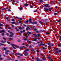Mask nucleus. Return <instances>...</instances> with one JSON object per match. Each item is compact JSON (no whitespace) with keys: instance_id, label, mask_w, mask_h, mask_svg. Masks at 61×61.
Instances as JSON below:
<instances>
[{"instance_id":"obj_1","label":"nucleus","mask_w":61,"mask_h":61,"mask_svg":"<svg viewBox=\"0 0 61 61\" xmlns=\"http://www.w3.org/2000/svg\"><path fill=\"white\" fill-rule=\"evenodd\" d=\"M32 20V19L31 18L29 19L30 22L32 24L34 25L35 24H37V22H32L31 21Z\"/></svg>"},{"instance_id":"obj_2","label":"nucleus","mask_w":61,"mask_h":61,"mask_svg":"<svg viewBox=\"0 0 61 61\" xmlns=\"http://www.w3.org/2000/svg\"><path fill=\"white\" fill-rule=\"evenodd\" d=\"M24 52L25 53H24V55L25 56H28V53H27V52L26 51H24Z\"/></svg>"},{"instance_id":"obj_3","label":"nucleus","mask_w":61,"mask_h":61,"mask_svg":"<svg viewBox=\"0 0 61 61\" xmlns=\"http://www.w3.org/2000/svg\"><path fill=\"white\" fill-rule=\"evenodd\" d=\"M40 44L39 45V46H45V43L43 44V43L42 42H41L40 43Z\"/></svg>"},{"instance_id":"obj_4","label":"nucleus","mask_w":61,"mask_h":61,"mask_svg":"<svg viewBox=\"0 0 61 61\" xmlns=\"http://www.w3.org/2000/svg\"><path fill=\"white\" fill-rule=\"evenodd\" d=\"M45 6L47 7H50V6L48 4H46Z\"/></svg>"},{"instance_id":"obj_5","label":"nucleus","mask_w":61,"mask_h":61,"mask_svg":"<svg viewBox=\"0 0 61 61\" xmlns=\"http://www.w3.org/2000/svg\"><path fill=\"white\" fill-rule=\"evenodd\" d=\"M11 46H15V47H17V46L15 45V44H11Z\"/></svg>"},{"instance_id":"obj_6","label":"nucleus","mask_w":61,"mask_h":61,"mask_svg":"<svg viewBox=\"0 0 61 61\" xmlns=\"http://www.w3.org/2000/svg\"><path fill=\"white\" fill-rule=\"evenodd\" d=\"M37 38H36L34 39L33 41H37Z\"/></svg>"},{"instance_id":"obj_7","label":"nucleus","mask_w":61,"mask_h":61,"mask_svg":"<svg viewBox=\"0 0 61 61\" xmlns=\"http://www.w3.org/2000/svg\"><path fill=\"white\" fill-rule=\"evenodd\" d=\"M1 32L3 33H5V30H3L1 31H0V33H1Z\"/></svg>"},{"instance_id":"obj_8","label":"nucleus","mask_w":61,"mask_h":61,"mask_svg":"<svg viewBox=\"0 0 61 61\" xmlns=\"http://www.w3.org/2000/svg\"><path fill=\"white\" fill-rule=\"evenodd\" d=\"M37 35V37H40V34H38Z\"/></svg>"},{"instance_id":"obj_9","label":"nucleus","mask_w":61,"mask_h":61,"mask_svg":"<svg viewBox=\"0 0 61 61\" xmlns=\"http://www.w3.org/2000/svg\"><path fill=\"white\" fill-rule=\"evenodd\" d=\"M29 51V49H26V50L24 51H26V52H27V51Z\"/></svg>"},{"instance_id":"obj_10","label":"nucleus","mask_w":61,"mask_h":61,"mask_svg":"<svg viewBox=\"0 0 61 61\" xmlns=\"http://www.w3.org/2000/svg\"><path fill=\"white\" fill-rule=\"evenodd\" d=\"M16 54L18 56H20L21 55V53H17Z\"/></svg>"},{"instance_id":"obj_11","label":"nucleus","mask_w":61,"mask_h":61,"mask_svg":"<svg viewBox=\"0 0 61 61\" xmlns=\"http://www.w3.org/2000/svg\"><path fill=\"white\" fill-rule=\"evenodd\" d=\"M25 6H27L28 5V4L27 3H25Z\"/></svg>"},{"instance_id":"obj_12","label":"nucleus","mask_w":61,"mask_h":61,"mask_svg":"<svg viewBox=\"0 0 61 61\" xmlns=\"http://www.w3.org/2000/svg\"><path fill=\"white\" fill-rule=\"evenodd\" d=\"M24 47H25L24 46H22L21 47H20V49H23L24 48Z\"/></svg>"},{"instance_id":"obj_13","label":"nucleus","mask_w":61,"mask_h":61,"mask_svg":"<svg viewBox=\"0 0 61 61\" xmlns=\"http://www.w3.org/2000/svg\"><path fill=\"white\" fill-rule=\"evenodd\" d=\"M56 54H59V51H56L55 52Z\"/></svg>"},{"instance_id":"obj_14","label":"nucleus","mask_w":61,"mask_h":61,"mask_svg":"<svg viewBox=\"0 0 61 61\" xmlns=\"http://www.w3.org/2000/svg\"><path fill=\"white\" fill-rule=\"evenodd\" d=\"M15 20L16 21V20H15L14 19H12V21H13V22H15Z\"/></svg>"},{"instance_id":"obj_15","label":"nucleus","mask_w":61,"mask_h":61,"mask_svg":"<svg viewBox=\"0 0 61 61\" xmlns=\"http://www.w3.org/2000/svg\"><path fill=\"white\" fill-rule=\"evenodd\" d=\"M34 36H35V37H37V35H36V34H33Z\"/></svg>"},{"instance_id":"obj_16","label":"nucleus","mask_w":61,"mask_h":61,"mask_svg":"<svg viewBox=\"0 0 61 61\" xmlns=\"http://www.w3.org/2000/svg\"><path fill=\"white\" fill-rule=\"evenodd\" d=\"M51 45H49L48 46V47L49 48H50V49H51Z\"/></svg>"},{"instance_id":"obj_17","label":"nucleus","mask_w":61,"mask_h":61,"mask_svg":"<svg viewBox=\"0 0 61 61\" xmlns=\"http://www.w3.org/2000/svg\"><path fill=\"white\" fill-rule=\"evenodd\" d=\"M39 23L41 25H42V22L41 21H39Z\"/></svg>"},{"instance_id":"obj_18","label":"nucleus","mask_w":61,"mask_h":61,"mask_svg":"<svg viewBox=\"0 0 61 61\" xmlns=\"http://www.w3.org/2000/svg\"><path fill=\"white\" fill-rule=\"evenodd\" d=\"M8 39H9V40H12V38H9Z\"/></svg>"},{"instance_id":"obj_19","label":"nucleus","mask_w":61,"mask_h":61,"mask_svg":"<svg viewBox=\"0 0 61 61\" xmlns=\"http://www.w3.org/2000/svg\"><path fill=\"white\" fill-rule=\"evenodd\" d=\"M13 35H14L13 33H12L11 35H10V36L11 37L13 36Z\"/></svg>"},{"instance_id":"obj_20","label":"nucleus","mask_w":61,"mask_h":61,"mask_svg":"<svg viewBox=\"0 0 61 61\" xmlns=\"http://www.w3.org/2000/svg\"><path fill=\"white\" fill-rule=\"evenodd\" d=\"M39 1L41 3H43V1L42 0H39Z\"/></svg>"},{"instance_id":"obj_21","label":"nucleus","mask_w":61,"mask_h":61,"mask_svg":"<svg viewBox=\"0 0 61 61\" xmlns=\"http://www.w3.org/2000/svg\"><path fill=\"white\" fill-rule=\"evenodd\" d=\"M5 51H6V52H10L9 50H6Z\"/></svg>"},{"instance_id":"obj_22","label":"nucleus","mask_w":61,"mask_h":61,"mask_svg":"<svg viewBox=\"0 0 61 61\" xmlns=\"http://www.w3.org/2000/svg\"><path fill=\"white\" fill-rule=\"evenodd\" d=\"M26 29L27 30H28V29H30V28H29V27H28L27 28H26Z\"/></svg>"},{"instance_id":"obj_23","label":"nucleus","mask_w":61,"mask_h":61,"mask_svg":"<svg viewBox=\"0 0 61 61\" xmlns=\"http://www.w3.org/2000/svg\"><path fill=\"white\" fill-rule=\"evenodd\" d=\"M30 8H32L33 7V6H32V5H30Z\"/></svg>"},{"instance_id":"obj_24","label":"nucleus","mask_w":61,"mask_h":61,"mask_svg":"<svg viewBox=\"0 0 61 61\" xmlns=\"http://www.w3.org/2000/svg\"><path fill=\"white\" fill-rule=\"evenodd\" d=\"M42 48L43 49H46V48L44 47H42Z\"/></svg>"},{"instance_id":"obj_25","label":"nucleus","mask_w":61,"mask_h":61,"mask_svg":"<svg viewBox=\"0 0 61 61\" xmlns=\"http://www.w3.org/2000/svg\"><path fill=\"white\" fill-rule=\"evenodd\" d=\"M54 15H57L58 14H57V13H54Z\"/></svg>"},{"instance_id":"obj_26","label":"nucleus","mask_w":61,"mask_h":61,"mask_svg":"<svg viewBox=\"0 0 61 61\" xmlns=\"http://www.w3.org/2000/svg\"><path fill=\"white\" fill-rule=\"evenodd\" d=\"M0 45H1L2 46H4V44L0 43Z\"/></svg>"},{"instance_id":"obj_27","label":"nucleus","mask_w":61,"mask_h":61,"mask_svg":"<svg viewBox=\"0 0 61 61\" xmlns=\"http://www.w3.org/2000/svg\"><path fill=\"white\" fill-rule=\"evenodd\" d=\"M42 60H46V59H44V57H43L42 58Z\"/></svg>"},{"instance_id":"obj_28","label":"nucleus","mask_w":61,"mask_h":61,"mask_svg":"<svg viewBox=\"0 0 61 61\" xmlns=\"http://www.w3.org/2000/svg\"><path fill=\"white\" fill-rule=\"evenodd\" d=\"M37 61H42V60H40V59H39L37 60Z\"/></svg>"},{"instance_id":"obj_29","label":"nucleus","mask_w":61,"mask_h":61,"mask_svg":"<svg viewBox=\"0 0 61 61\" xmlns=\"http://www.w3.org/2000/svg\"><path fill=\"white\" fill-rule=\"evenodd\" d=\"M45 9L46 11H47V10H48V9Z\"/></svg>"},{"instance_id":"obj_30","label":"nucleus","mask_w":61,"mask_h":61,"mask_svg":"<svg viewBox=\"0 0 61 61\" xmlns=\"http://www.w3.org/2000/svg\"><path fill=\"white\" fill-rule=\"evenodd\" d=\"M48 46H50L51 45V44L50 43H48Z\"/></svg>"},{"instance_id":"obj_31","label":"nucleus","mask_w":61,"mask_h":61,"mask_svg":"<svg viewBox=\"0 0 61 61\" xmlns=\"http://www.w3.org/2000/svg\"><path fill=\"white\" fill-rule=\"evenodd\" d=\"M11 24H15V23L14 22H11Z\"/></svg>"},{"instance_id":"obj_32","label":"nucleus","mask_w":61,"mask_h":61,"mask_svg":"<svg viewBox=\"0 0 61 61\" xmlns=\"http://www.w3.org/2000/svg\"><path fill=\"white\" fill-rule=\"evenodd\" d=\"M1 42H2V43H5V41H1Z\"/></svg>"},{"instance_id":"obj_33","label":"nucleus","mask_w":61,"mask_h":61,"mask_svg":"<svg viewBox=\"0 0 61 61\" xmlns=\"http://www.w3.org/2000/svg\"><path fill=\"white\" fill-rule=\"evenodd\" d=\"M39 32H40V31H39L37 30L36 31V33H39Z\"/></svg>"},{"instance_id":"obj_34","label":"nucleus","mask_w":61,"mask_h":61,"mask_svg":"<svg viewBox=\"0 0 61 61\" xmlns=\"http://www.w3.org/2000/svg\"><path fill=\"white\" fill-rule=\"evenodd\" d=\"M0 26H3V24H0Z\"/></svg>"},{"instance_id":"obj_35","label":"nucleus","mask_w":61,"mask_h":61,"mask_svg":"<svg viewBox=\"0 0 61 61\" xmlns=\"http://www.w3.org/2000/svg\"><path fill=\"white\" fill-rule=\"evenodd\" d=\"M27 40V38H25L24 39V40Z\"/></svg>"},{"instance_id":"obj_36","label":"nucleus","mask_w":61,"mask_h":61,"mask_svg":"<svg viewBox=\"0 0 61 61\" xmlns=\"http://www.w3.org/2000/svg\"><path fill=\"white\" fill-rule=\"evenodd\" d=\"M7 11H8V12H10V11H11V10H7Z\"/></svg>"},{"instance_id":"obj_37","label":"nucleus","mask_w":61,"mask_h":61,"mask_svg":"<svg viewBox=\"0 0 61 61\" xmlns=\"http://www.w3.org/2000/svg\"><path fill=\"white\" fill-rule=\"evenodd\" d=\"M13 27H14V25H11Z\"/></svg>"},{"instance_id":"obj_38","label":"nucleus","mask_w":61,"mask_h":61,"mask_svg":"<svg viewBox=\"0 0 61 61\" xmlns=\"http://www.w3.org/2000/svg\"><path fill=\"white\" fill-rule=\"evenodd\" d=\"M22 9V7H21L20 9V10H21Z\"/></svg>"},{"instance_id":"obj_39","label":"nucleus","mask_w":61,"mask_h":61,"mask_svg":"<svg viewBox=\"0 0 61 61\" xmlns=\"http://www.w3.org/2000/svg\"><path fill=\"white\" fill-rule=\"evenodd\" d=\"M51 46H54V45L53 44H51Z\"/></svg>"},{"instance_id":"obj_40","label":"nucleus","mask_w":61,"mask_h":61,"mask_svg":"<svg viewBox=\"0 0 61 61\" xmlns=\"http://www.w3.org/2000/svg\"><path fill=\"white\" fill-rule=\"evenodd\" d=\"M61 46V44H58V46L59 47H60Z\"/></svg>"},{"instance_id":"obj_41","label":"nucleus","mask_w":61,"mask_h":61,"mask_svg":"<svg viewBox=\"0 0 61 61\" xmlns=\"http://www.w3.org/2000/svg\"><path fill=\"white\" fill-rule=\"evenodd\" d=\"M17 41H18V42H20L21 40H18Z\"/></svg>"},{"instance_id":"obj_42","label":"nucleus","mask_w":61,"mask_h":61,"mask_svg":"<svg viewBox=\"0 0 61 61\" xmlns=\"http://www.w3.org/2000/svg\"><path fill=\"white\" fill-rule=\"evenodd\" d=\"M28 33L29 34H32V33L30 32H29Z\"/></svg>"},{"instance_id":"obj_43","label":"nucleus","mask_w":61,"mask_h":61,"mask_svg":"<svg viewBox=\"0 0 61 61\" xmlns=\"http://www.w3.org/2000/svg\"><path fill=\"white\" fill-rule=\"evenodd\" d=\"M16 30L17 31H19V30L18 29H17Z\"/></svg>"},{"instance_id":"obj_44","label":"nucleus","mask_w":61,"mask_h":61,"mask_svg":"<svg viewBox=\"0 0 61 61\" xmlns=\"http://www.w3.org/2000/svg\"><path fill=\"white\" fill-rule=\"evenodd\" d=\"M7 36H9V34L8 33H7Z\"/></svg>"},{"instance_id":"obj_45","label":"nucleus","mask_w":61,"mask_h":61,"mask_svg":"<svg viewBox=\"0 0 61 61\" xmlns=\"http://www.w3.org/2000/svg\"><path fill=\"white\" fill-rule=\"evenodd\" d=\"M55 51H57V50H58V48H57L56 49H55Z\"/></svg>"},{"instance_id":"obj_46","label":"nucleus","mask_w":61,"mask_h":61,"mask_svg":"<svg viewBox=\"0 0 61 61\" xmlns=\"http://www.w3.org/2000/svg\"><path fill=\"white\" fill-rule=\"evenodd\" d=\"M23 21L22 20H21L20 21H19L20 23H22Z\"/></svg>"},{"instance_id":"obj_47","label":"nucleus","mask_w":61,"mask_h":61,"mask_svg":"<svg viewBox=\"0 0 61 61\" xmlns=\"http://www.w3.org/2000/svg\"><path fill=\"white\" fill-rule=\"evenodd\" d=\"M20 56H23V54H21L20 55Z\"/></svg>"},{"instance_id":"obj_48","label":"nucleus","mask_w":61,"mask_h":61,"mask_svg":"<svg viewBox=\"0 0 61 61\" xmlns=\"http://www.w3.org/2000/svg\"><path fill=\"white\" fill-rule=\"evenodd\" d=\"M49 11H51V9H49Z\"/></svg>"},{"instance_id":"obj_49","label":"nucleus","mask_w":61,"mask_h":61,"mask_svg":"<svg viewBox=\"0 0 61 61\" xmlns=\"http://www.w3.org/2000/svg\"><path fill=\"white\" fill-rule=\"evenodd\" d=\"M12 47L13 48H14V49H16V48L14 46H13Z\"/></svg>"},{"instance_id":"obj_50","label":"nucleus","mask_w":61,"mask_h":61,"mask_svg":"<svg viewBox=\"0 0 61 61\" xmlns=\"http://www.w3.org/2000/svg\"><path fill=\"white\" fill-rule=\"evenodd\" d=\"M19 29H22V27H20L19 28Z\"/></svg>"},{"instance_id":"obj_51","label":"nucleus","mask_w":61,"mask_h":61,"mask_svg":"<svg viewBox=\"0 0 61 61\" xmlns=\"http://www.w3.org/2000/svg\"><path fill=\"white\" fill-rule=\"evenodd\" d=\"M7 48H5L4 49V50H6V49H7Z\"/></svg>"},{"instance_id":"obj_52","label":"nucleus","mask_w":61,"mask_h":61,"mask_svg":"<svg viewBox=\"0 0 61 61\" xmlns=\"http://www.w3.org/2000/svg\"><path fill=\"white\" fill-rule=\"evenodd\" d=\"M24 23L25 24H27V22L26 21H25L24 22Z\"/></svg>"},{"instance_id":"obj_53","label":"nucleus","mask_w":61,"mask_h":61,"mask_svg":"<svg viewBox=\"0 0 61 61\" xmlns=\"http://www.w3.org/2000/svg\"><path fill=\"white\" fill-rule=\"evenodd\" d=\"M7 43H8V44H10V42H9V41H8L7 42Z\"/></svg>"},{"instance_id":"obj_54","label":"nucleus","mask_w":61,"mask_h":61,"mask_svg":"<svg viewBox=\"0 0 61 61\" xmlns=\"http://www.w3.org/2000/svg\"><path fill=\"white\" fill-rule=\"evenodd\" d=\"M57 21L58 22H60V20H58Z\"/></svg>"},{"instance_id":"obj_55","label":"nucleus","mask_w":61,"mask_h":61,"mask_svg":"<svg viewBox=\"0 0 61 61\" xmlns=\"http://www.w3.org/2000/svg\"><path fill=\"white\" fill-rule=\"evenodd\" d=\"M29 47H30V48H31V47H32V46L30 45V46Z\"/></svg>"},{"instance_id":"obj_56","label":"nucleus","mask_w":61,"mask_h":61,"mask_svg":"<svg viewBox=\"0 0 61 61\" xmlns=\"http://www.w3.org/2000/svg\"><path fill=\"white\" fill-rule=\"evenodd\" d=\"M34 30H35V31H36L37 30V29H34Z\"/></svg>"},{"instance_id":"obj_57","label":"nucleus","mask_w":61,"mask_h":61,"mask_svg":"<svg viewBox=\"0 0 61 61\" xmlns=\"http://www.w3.org/2000/svg\"><path fill=\"white\" fill-rule=\"evenodd\" d=\"M34 50L33 49H32L31 50V51H34Z\"/></svg>"},{"instance_id":"obj_58","label":"nucleus","mask_w":61,"mask_h":61,"mask_svg":"<svg viewBox=\"0 0 61 61\" xmlns=\"http://www.w3.org/2000/svg\"><path fill=\"white\" fill-rule=\"evenodd\" d=\"M59 53H60V52H61V50H60L59 51Z\"/></svg>"},{"instance_id":"obj_59","label":"nucleus","mask_w":61,"mask_h":61,"mask_svg":"<svg viewBox=\"0 0 61 61\" xmlns=\"http://www.w3.org/2000/svg\"><path fill=\"white\" fill-rule=\"evenodd\" d=\"M49 34V32H46V35H47V34Z\"/></svg>"},{"instance_id":"obj_60","label":"nucleus","mask_w":61,"mask_h":61,"mask_svg":"<svg viewBox=\"0 0 61 61\" xmlns=\"http://www.w3.org/2000/svg\"><path fill=\"white\" fill-rule=\"evenodd\" d=\"M15 0L13 1V3H15Z\"/></svg>"},{"instance_id":"obj_61","label":"nucleus","mask_w":61,"mask_h":61,"mask_svg":"<svg viewBox=\"0 0 61 61\" xmlns=\"http://www.w3.org/2000/svg\"><path fill=\"white\" fill-rule=\"evenodd\" d=\"M5 54H8V53H7V52H5Z\"/></svg>"},{"instance_id":"obj_62","label":"nucleus","mask_w":61,"mask_h":61,"mask_svg":"<svg viewBox=\"0 0 61 61\" xmlns=\"http://www.w3.org/2000/svg\"><path fill=\"white\" fill-rule=\"evenodd\" d=\"M23 32H24L25 31V30H23Z\"/></svg>"},{"instance_id":"obj_63","label":"nucleus","mask_w":61,"mask_h":61,"mask_svg":"<svg viewBox=\"0 0 61 61\" xmlns=\"http://www.w3.org/2000/svg\"><path fill=\"white\" fill-rule=\"evenodd\" d=\"M25 43H23L22 44V45H25Z\"/></svg>"},{"instance_id":"obj_64","label":"nucleus","mask_w":61,"mask_h":61,"mask_svg":"<svg viewBox=\"0 0 61 61\" xmlns=\"http://www.w3.org/2000/svg\"><path fill=\"white\" fill-rule=\"evenodd\" d=\"M48 58L49 59H50V58H51V57H49Z\"/></svg>"}]
</instances>
